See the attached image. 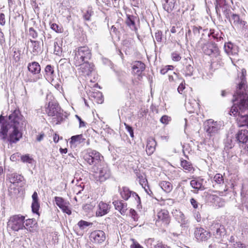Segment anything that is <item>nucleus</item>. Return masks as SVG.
<instances>
[{"label":"nucleus","mask_w":248,"mask_h":248,"mask_svg":"<svg viewBox=\"0 0 248 248\" xmlns=\"http://www.w3.org/2000/svg\"><path fill=\"white\" fill-rule=\"evenodd\" d=\"M46 75L48 77H52L54 74V68L51 65H47L45 69Z\"/></svg>","instance_id":"43"},{"label":"nucleus","mask_w":248,"mask_h":248,"mask_svg":"<svg viewBox=\"0 0 248 248\" xmlns=\"http://www.w3.org/2000/svg\"><path fill=\"white\" fill-rule=\"evenodd\" d=\"M29 35L33 39H36L38 36V34L36 31L33 28H30L29 30Z\"/></svg>","instance_id":"52"},{"label":"nucleus","mask_w":248,"mask_h":248,"mask_svg":"<svg viewBox=\"0 0 248 248\" xmlns=\"http://www.w3.org/2000/svg\"><path fill=\"white\" fill-rule=\"evenodd\" d=\"M236 140L239 143H246L248 141V131L239 130L236 135Z\"/></svg>","instance_id":"23"},{"label":"nucleus","mask_w":248,"mask_h":248,"mask_svg":"<svg viewBox=\"0 0 248 248\" xmlns=\"http://www.w3.org/2000/svg\"><path fill=\"white\" fill-rule=\"evenodd\" d=\"M156 142L152 137L147 139L146 151L147 155H150L153 154L155 149Z\"/></svg>","instance_id":"24"},{"label":"nucleus","mask_w":248,"mask_h":248,"mask_svg":"<svg viewBox=\"0 0 248 248\" xmlns=\"http://www.w3.org/2000/svg\"><path fill=\"white\" fill-rule=\"evenodd\" d=\"M173 68L172 65H167L160 70V73L162 75L165 74L169 70L172 69Z\"/></svg>","instance_id":"55"},{"label":"nucleus","mask_w":248,"mask_h":248,"mask_svg":"<svg viewBox=\"0 0 248 248\" xmlns=\"http://www.w3.org/2000/svg\"><path fill=\"white\" fill-rule=\"evenodd\" d=\"M124 125L125 126V128H126L127 131L129 132L130 137L132 138H133L134 137V132H133V128L131 126L126 124L125 123L124 124Z\"/></svg>","instance_id":"57"},{"label":"nucleus","mask_w":248,"mask_h":248,"mask_svg":"<svg viewBox=\"0 0 248 248\" xmlns=\"http://www.w3.org/2000/svg\"><path fill=\"white\" fill-rule=\"evenodd\" d=\"M5 24V15L3 13L0 14V25L4 26Z\"/></svg>","instance_id":"63"},{"label":"nucleus","mask_w":248,"mask_h":248,"mask_svg":"<svg viewBox=\"0 0 248 248\" xmlns=\"http://www.w3.org/2000/svg\"><path fill=\"white\" fill-rule=\"evenodd\" d=\"M202 49L205 54L220 59V51L215 42H211L204 44Z\"/></svg>","instance_id":"10"},{"label":"nucleus","mask_w":248,"mask_h":248,"mask_svg":"<svg viewBox=\"0 0 248 248\" xmlns=\"http://www.w3.org/2000/svg\"><path fill=\"white\" fill-rule=\"evenodd\" d=\"M119 191L121 197L125 201H127L131 198L133 192V191H131L128 187L126 186H123L122 188L119 187Z\"/></svg>","instance_id":"27"},{"label":"nucleus","mask_w":248,"mask_h":248,"mask_svg":"<svg viewBox=\"0 0 248 248\" xmlns=\"http://www.w3.org/2000/svg\"><path fill=\"white\" fill-rule=\"evenodd\" d=\"M158 219L162 221L165 225H168L170 222V217L167 210L163 209L158 212Z\"/></svg>","instance_id":"26"},{"label":"nucleus","mask_w":248,"mask_h":248,"mask_svg":"<svg viewBox=\"0 0 248 248\" xmlns=\"http://www.w3.org/2000/svg\"><path fill=\"white\" fill-rule=\"evenodd\" d=\"M225 52L228 55H235L238 52V47L231 42L225 43L224 45Z\"/></svg>","instance_id":"21"},{"label":"nucleus","mask_w":248,"mask_h":248,"mask_svg":"<svg viewBox=\"0 0 248 248\" xmlns=\"http://www.w3.org/2000/svg\"><path fill=\"white\" fill-rule=\"evenodd\" d=\"M92 171L94 173L97 180L100 182L105 181L111 175L110 170L105 162L100 164L97 167H93Z\"/></svg>","instance_id":"6"},{"label":"nucleus","mask_w":248,"mask_h":248,"mask_svg":"<svg viewBox=\"0 0 248 248\" xmlns=\"http://www.w3.org/2000/svg\"><path fill=\"white\" fill-rule=\"evenodd\" d=\"M159 185L166 193H170L173 188L172 185L168 181H161L159 183Z\"/></svg>","instance_id":"36"},{"label":"nucleus","mask_w":248,"mask_h":248,"mask_svg":"<svg viewBox=\"0 0 248 248\" xmlns=\"http://www.w3.org/2000/svg\"><path fill=\"white\" fill-rule=\"evenodd\" d=\"M162 32L161 31H157L155 33V38L156 40L158 42H161L162 41Z\"/></svg>","instance_id":"56"},{"label":"nucleus","mask_w":248,"mask_h":248,"mask_svg":"<svg viewBox=\"0 0 248 248\" xmlns=\"http://www.w3.org/2000/svg\"><path fill=\"white\" fill-rule=\"evenodd\" d=\"M74 53L73 62L76 66H79L83 62L88 61L92 57L91 50L86 46L77 47Z\"/></svg>","instance_id":"3"},{"label":"nucleus","mask_w":248,"mask_h":248,"mask_svg":"<svg viewBox=\"0 0 248 248\" xmlns=\"http://www.w3.org/2000/svg\"><path fill=\"white\" fill-rule=\"evenodd\" d=\"M85 161L90 165H93V167H97L100 164L104 162V157L97 151L91 150L85 154L84 155Z\"/></svg>","instance_id":"7"},{"label":"nucleus","mask_w":248,"mask_h":248,"mask_svg":"<svg viewBox=\"0 0 248 248\" xmlns=\"http://www.w3.org/2000/svg\"><path fill=\"white\" fill-rule=\"evenodd\" d=\"M55 201L56 205L62 210V211L68 215L71 214V211L68 207L69 204L68 202L65 201L62 198L60 197H55Z\"/></svg>","instance_id":"16"},{"label":"nucleus","mask_w":248,"mask_h":248,"mask_svg":"<svg viewBox=\"0 0 248 248\" xmlns=\"http://www.w3.org/2000/svg\"><path fill=\"white\" fill-rule=\"evenodd\" d=\"M50 28L57 33H62L63 31V28L56 23L51 24Z\"/></svg>","instance_id":"46"},{"label":"nucleus","mask_w":248,"mask_h":248,"mask_svg":"<svg viewBox=\"0 0 248 248\" xmlns=\"http://www.w3.org/2000/svg\"><path fill=\"white\" fill-rule=\"evenodd\" d=\"M190 203L192 206L193 207V208H194L195 209L198 208L199 204L195 199H194V198H191L190 199Z\"/></svg>","instance_id":"62"},{"label":"nucleus","mask_w":248,"mask_h":248,"mask_svg":"<svg viewBox=\"0 0 248 248\" xmlns=\"http://www.w3.org/2000/svg\"><path fill=\"white\" fill-rule=\"evenodd\" d=\"M131 198H133L134 199L135 203L137 204L138 208H140L141 206V201L140 198L139 196V195L136 192L133 191Z\"/></svg>","instance_id":"45"},{"label":"nucleus","mask_w":248,"mask_h":248,"mask_svg":"<svg viewBox=\"0 0 248 248\" xmlns=\"http://www.w3.org/2000/svg\"><path fill=\"white\" fill-rule=\"evenodd\" d=\"M185 106L187 110L190 112H194L199 108V103L194 99L186 98Z\"/></svg>","instance_id":"18"},{"label":"nucleus","mask_w":248,"mask_h":248,"mask_svg":"<svg viewBox=\"0 0 248 248\" xmlns=\"http://www.w3.org/2000/svg\"><path fill=\"white\" fill-rule=\"evenodd\" d=\"M194 234L196 239L199 242L207 241L211 237L210 232L202 227L196 228Z\"/></svg>","instance_id":"12"},{"label":"nucleus","mask_w":248,"mask_h":248,"mask_svg":"<svg viewBox=\"0 0 248 248\" xmlns=\"http://www.w3.org/2000/svg\"><path fill=\"white\" fill-rule=\"evenodd\" d=\"M193 31V42L200 38V40L203 39L205 34H207V29H203L201 26H192L191 27Z\"/></svg>","instance_id":"15"},{"label":"nucleus","mask_w":248,"mask_h":248,"mask_svg":"<svg viewBox=\"0 0 248 248\" xmlns=\"http://www.w3.org/2000/svg\"><path fill=\"white\" fill-rule=\"evenodd\" d=\"M181 166L184 169H185L187 172L194 171V169L193 167L192 164L190 162L187 161L186 160H181Z\"/></svg>","instance_id":"38"},{"label":"nucleus","mask_w":248,"mask_h":248,"mask_svg":"<svg viewBox=\"0 0 248 248\" xmlns=\"http://www.w3.org/2000/svg\"><path fill=\"white\" fill-rule=\"evenodd\" d=\"M85 140V139L83 137V135H77L73 136L71 138L70 143L77 145L83 142Z\"/></svg>","instance_id":"35"},{"label":"nucleus","mask_w":248,"mask_h":248,"mask_svg":"<svg viewBox=\"0 0 248 248\" xmlns=\"http://www.w3.org/2000/svg\"><path fill=\"white\" fill-rule=\"evenodd\" d=\"M246 112L247 113L244 114H239L237 118V124L239 127L246 126L248 128V112Z\"/></svg>","instance_id":"28"},{"label":"nucleus","mask_w":248,"mask_h":248,"mask_svg":"<svg viewBox=\"0 0 248 248\" xmlns=\"http://www.w3.org/2000/svg\"><path fill=\"white\" fill-rule=\"evenodd\" d=\"M126 24L128 26L131 30L136 31L137 30L135 22L134 20V16H132L127 15V18L126 20Z\"/></svg>","instance_id":"40"},{"label":"nucleus","mask_w":248,"mask_h":248,"mask_svg":"<svg viewBox=\"0 0 248 248\" xmlns=\"http://www.w3.org/2000/svg\"><path fill=\"white\" fill-rule=\"evenodd\" d=\"M12 50L13 51V59L16 62L19 61L20 59L21 51L16 48H13Z\"/></svg>","instance_id":"44"},{"label":"nucleus","mask_w":248,"mask_h":248,"mask_svg":"<svg viewBox=\"0 0 248 248\" xmlns=\"http://www.w3.org/2000/svg\"><path fill=\"white\" fill-rule=\"evenodd\" d=\"M10 128L6 140L11 145L18 142L23 137L22 127L25 121L23 116L18 109H15L9 116Z\"/></svg>","instance_id":"1"},{"label":"nucleus","mask_w":248,"mask_h":248,"mask_svg":"<svg viewBox=\"0 0 248 248\" xmlns=\"http://www.w3.org/2000/svg\"><path fill=\"white\" fill-rule=\"evenodd\" d=\"M207 35L210 37L211 35L212 37L218 43L222 44L223 42V38L222 36H224L222 32L215 33V31L210 30L209 32H207Z\"/></svg>","instance_id":"33"},{"label":"nucleus","mask_w":248,"mask_h":248,"mask_svg":"<svg viewBox=\"0 0 248 248\" xmlns=\"http://www.w3.org/2000/svg\"><path fill=\"white\" fill-rule=\"evenodd\" d=\"M211 230L218 242H220L223 240V238L226 234V230L223 225L215 223L212 225Z\"/></svg>","instance_id":"11"},{"label":"nucleus","mask_w":248,"mask_h":248,"mask_svg":"<svg viewBox=\"0 0 248 248\" xmlns=\"http://www.w3.org/2000/svg\"><path fill=\"white\" fill-rule=\"evenodd\" d=\"M21 160L24 163H28L30 164L32 163V162L33 160V158H31L28 154L21 156Z\"/></svg>","instance_id":"48"},{"label":"nucleus","mask_w":248,"mask_h":248,"mask_svg":"<svg viewBox=\"0 0 248 248\" xmlns=\"http://www.w3.org/2000/svg\"><path fill=\"white\" fill-rule=\"evenodd\" d=\"M113 204L115 208L119 211L122 215H124L127 210V205L123 201H114Z\"/></svg>","instance_id":"22"},{"label":"nucleus","mask_w":248,"mask_h":248,"mask_svg":"<svg viewBox=\"0 0 248 248\" xmlns=\"http://www.w3.org/2000/svg\"><path fill=\"white\" fill-rule=\"evenodd\" d=\"M145 68L144 63L141 61H136L134 62L132 69L134 73L138 76H140Z\"/></svg>","instance_id":"25"},{"label":"nucleus","mask_w":248,"mask_h":248,"mask_svg":"<svg viewBox=\"0 0 248 248\" xmlns=\"http://www.w3.org/2000/svg\"><path fill=\"white\" fill-rule=\"evenodd\" d=\"M171 56L172 60L176 62L179 61L181 58L180 55L175 52L172 53Z\"/></svg>","instance_id":"59"},{"label":"nucleus","mask_w":248,"mask_h":248,"mask_svg":"<svg viewBox=\"0 0 248 248\" xmlns=\"http://www.w3.org/2000/svg\"><path fill=\"white\" fill-rule=\"evenodd\" d=\"M92 225L93 223L89 222L83 220H81L78 223V226L81 230L87 229L88 227L92 226Z\"/></svg>","instance_id":"41"},{"label":"nucleus","mask_w":248,"mask_h":248,"mask_svg":"<svg viewBox=\"0 0 248 248\" xmlns=\"http://www.w3.org/2000/svg\"><path fill=\"white\" fill-rule=\"evenodd\" d=\"M230 14L231 16L229 13L227 12L225 14V16L227 18L229 19L231 23L236 27L242 28L243 32H246V29L248 27V26L247 25V22L241 18L239 15L232 13Z\"/></svg>","instance_id":"8"},{"label":"nucleus","mask_w":248,"mask_h":248,"mask_svg":"<svg viewBox=\"0 0 248 248\" xmlns=\"http://www.w3.org/2000/svg\"><path fill=\"white\" fill-rule=\"evenodd\" d=\"M185 88V84H184L182 82L178 86V87L177 88V91L179 93L182 94V92Z\"/></svg>","instance_id":"64"},{"label":"nucleus","mask_w":248,"mask_h":248,"mask_svg":"<svg viewBox=\"0 0 248 248\" xmlns=\"http://www.w3.org/2000/svg\"><path fill=\"white\" fill-rule=\"evenodd\" d=\"M7 177L9 180L10 182L13 184L16 183L18 184L24 180V177L22 175L16 173L8 174L7 175Z\"/></svg>","instance_id":"29"},{"label":"nucleus","mask_w":248,"mask_h":248,"mask_svg":"<svg viewBox=\"0 0 248 248\" xmlns=\"http://www.w3.org/2000/svg\"><path fill=\"white\" fill-rule=\"evenodd\" d=\"M40 208V204L38 202L35 201L32 202L31 204L32 211L34 213L39 215V209Z\"/></svg>","instance_id":"47"},{"label":"nucleus","mask_w":248,"mask_h":248,"mask_svg":"<svg viewBox=\"0 0 248 248\" xmlns=\"http://www.w3.org/2000/svg\"><path fill=\"white\" fill-rule=\"evenodd\" d=\"M90 238L93 242L100 244L103 242L106 239L105 233L103 231H94L91 233Z\"/></svg>","instance_id":"14"},{"label":"nucleus","mask_w":248,"mask_h":248,"mask_svg":"<svg viewBox=\"0 0 248 248\" xmlns=\"http://www.w3.org/2000/svg\"><path fill=\"white\" fill-rule=\"evenodd\" d=\"M225 0H216V2L215 3V9L217 15L220 13L219 8L225 4Z\"/></svg>","instance_id":"42"},{"label":"nucleus","mask_w":248,"mask_h":248,"mask_svg":"<svg viewBox=\"0 0 248 248\" xmlns=\"http://www.w3.org/2000/svg\"><path fill=\"white\" fill-rule=\"evenodd\" d=\"M163 9L168 13H170L174 8L175 0H162Z\"/></svg>","instance_id":"30"},{"label":"nucleus","mask_w":248,"mask_h":248,"mask_svg":"<svg viewBox=\"0 0 248 248\" xmlns=\"http://www.w3.org/2000/svg\"><path fill=\"white\" fill-rule=\"evenodd\" d=\"M110 206L108 204L103 202H99L96 214L98 217H102L107 214L109 211Z\"/></svg>","instance_id":"20"},{"label":"nucleus","mask_w":248,"mask_h":248,"mask_svg":"<svg viewBox=\"0 0 248 248\" xmlns=\"http://www.w3.org/2000/svg\"><path fill=\"white\" fill-rule=\"evenodd\" d=\"M246 73V70L243 69L240 77L241 81L238 83L236 91L238 95L236 98L240 99L239 108L242 110H246L248 106V91L247 90V85L245 76Z\"/></svg>","instance_id":"2"},{"label":"nucleus","mask_w":248,"mask_h":248,"mask_svg":"<svg viewBox=\"0 0 248 248\" xmlns=\"http://www.w3.org/2000/svg\"><path fill=\"white\" fill-rule=\"evenodd\" d=\"M46 112L48 116L54 117L56 119V124H59L63 120V110L59 106L58 103L55 101L49 102Z\"/></svg>","instance_id":"5"},{"label":"nucleus","mask_w":248,"mask_h":248,"mask_svg":"<svg viewBox=\"0 0 248 248\" xmlns=\"http://www.w3.org/2000/svg\"><path fill=\"white\" fill-rule=\"evenodd\" d=\"M184 68L183 73L185 76H192L194 71V63L190 58H185L183 61Z\"/></svg>","instance_id":"13"},{"label":"nucleus","mask_w":248,"mask_h":248,"mask_svg":"<svg viewBox=\"0 0 248 248\" xmlns=\"http://www.w3.org/2000/svg\"><path fill=\"white\" fill-rule=\"evenodd\" d=\"M234 246L235 248H248V245L240 242H236L234 244Z\"/></svg>","instance_id":"60"},{"label":"nucleus","mask_w":248,"mask_h":248,"mask_svg":"<svg viewBox=\"0 0 248 248\" xmlns=\"http://www.w3.org/2000/svg\"><path fill=\"white\" fill-rule=\"evenodd\" d=\"M213 180L218 184H220L223 183L224 179L222 175L220 173L216 174Z\"/></svg>","instance_id":"49"},{"label":"nucleus","mask_w":248,"mask_h":248,"mask_svg":"<svg viewBox=\"0 0 248 248\" xmlns=\"http://www.w3.org/2000/svg\"><path fill=\"white\" fill-rule=\"evenodd\" d=\"M31 43L32 51L31 53L33 55H37L41 51V47L40 46V43L38 41L30 40Z\"/></svg>","instance_id":"37"},{"label":"nucleus","mask_w":248,"mask_h":248,"mask_svg":"<svg viewBox=\"0 0 248 248\" xmlns=\"http://www.w3.org/2000/svg\"><path fill=\"white\" fill-rule=\"evenodd\" d=\"M170 120V117L167 115H164L160 118V121L163 124H167Z\"/></svg>","instance_id":"58"},{"label":"nucleus","mask_w":248,"mask_h":248,"mask_svg":"<svg viewBox=\"0 0 248 248\" xmlns=\"http://www.w3.org/2000/svg\"><path fill=\"white\" fill-rule=\"evenodd\" d=\"M93 12L91 10H87L84 14L83 17L85 20L89 21L91 19V16H92Z\"/></svg>","instance_id":"53"},{"label":"nucleus","mask_w":248,"mask_h":248,"mask_svg":"<svg viewBox=\"0 0 248 248\" xmlns=\"http://www.w3.org/2000/svg\"><path fill=\"white\" fill-rule=\"evenodd\" d=\"M177 214L175 216V218L181 223L180 227H182L183 225L186 223V220L184 214L181 211H176Z\"/></svg>","instance_id":"39"},{"label":"nucleus","mask_w":248,"mask_h":248,"mask_svg":"<svg viewBox=\"0 0 248 248\" xmlns=\"http://www.w3.org/2000/svg\"><path fill=\"white\" fill-rule=\"evenodd\" d=\"M28 69L31 73L36 75L40 73L41 71V66L39 63L33 62L28 64Z\"/></svg>","instance_id":"31"},{"label":"nucleus","mask_w":248,"mask_h":248,"mask_svg":"<svg viewBox=\"0 0 248 248\" xmlns=\"http://www.w3.org/2000/svg\"><path fill=\"white\" fill-rule=\"evenodd\" d=\"M232 138V137L227 136V138L224 140V150L226 153H228L229 150L234 146Z\"/></svg>","instance_id":"34"},{"label":"nucleus","mask_w":248,"mask_h":248,"mask_svg":"<svg viewBox=\"0 0 248 248\" xmlns=\"http://www.w3.org/2000/svg\"><path fill=\"white\" fill-rule=\"evenodd\" d=\"M8 128L6 123L4 122V117L0 116V138L1 140H5L7 138Z\"/></svg>","instance_id":"19"},{"label":"nucleus","mask_w":248,"mask_h":248,"mask_svg":"<svg viewBox=\"0 0 248 248\" xmlns=\"http://www.w3.org/2000/svg\"><path fill=\"white\" fill-rule=\"evenodd\" d=\"M193 36V31L192 29H188L186 33V42L190 40L191 42H193V38H192Z\"/></svg>","instance_id":"50"},{"label":"nucleus","mask_w":248,"mask_h":248,"mask_svg":"<svg viewBox=\"0 0 248 248\" xmlns=\"http://www.w3.org/2000/svg\"><path fill=\"white\" fill-rule=\"evenodd\" d=\"M79 72L84 76H89L94 70V65L93 63L83 62L79 65Z\"/></svg>","instance_id":"17"},{"label":"nucleus","mask_w":248,"mask_h":248,"mask_svg":"<svg viewBox=\"0 0 248 248\" xmlns=\"http://www.w3.org/2000/svg\"><path fill=\"white\" fill-rule=\"evenodd\" d=\"M203 181V179H193L190 181V185L193 188L196 189L197 191L199 190H203L205 189L204 186L202 185Z\"/></svg>","instance_id":"32"},{"label":"nucleus","mask_w":248,"mask_h":248,"mask_svg":"<svg viewBox=\"0 0 248 248\" xmlns=\"http://www.w3.org/2000/svg\"><path fill=\"white\" fill-rule=\"evenodd\" d=\"M130 215L131 217L135 220L137 221L138 219V214L134 209H130L129 211Z\"/></svg>","instance_id":"54"},{"label":"nucleus","mask_w":248,"mask_h":248,"mask_svg":"<svg viewBox=\"0 0 248 248\" xmlns=\"http://www.w3.org/2000/svg\"><path fill=\"white\" fill-rule=\"evenodd\" d=\"M25 217L20 214L11 216L7 222L8 230L18 232L20 230L26 229L24 225Z\"/></svg>","instance_id":"4"},{"label":"nucleus","mask_w":248,"mask_h":248,"mask_svg":"<svg viewBox=\"0 0 248 248\" xmlns=\"http://www.w3.org/2000/svg\"><path fill=\"white\" fill-rule=\"evenodd\" d=\"M221 126L220 122L214 121L212 119L208 120L204 123V130L210 137L217 134Z\"/></svg>","instance_id":"9"},{"label":"nucleus","mask_w":248,"mask_h":248,"mask_svg":"<svg viewBox=\"0 0 248 248\" xmlns=\"http://www.w3.org/2000/svg\"><path fill=\"white\" fill-rule=\"evenodd\" d=\"M154 248H170V247L163 244L162 242H158L154 246Z\"/></svg>","instance_id":"61"},{"label":"nucleus","mask_w":248,"mask_h":248,"mask_svg":"<svg viewBox=\"0 0 248 248\" xmlns=\"http://www.w3.org/2000/svg\"><path fill=\"white\" fill-rule=\"evenodd\" d=\"M54 53L57 55H60L62 53V48L58 45L57 42L54 43Z\"/></svg>","instance_id":"51"}]
</instances>
